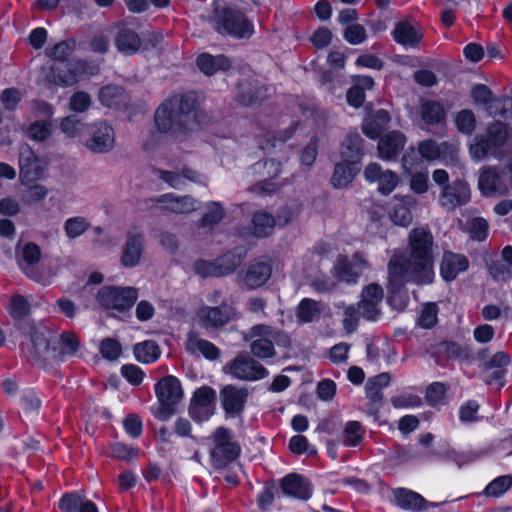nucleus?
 Returning <instances> with one entry per match:
<instances>
[{
  "label": "nucleus",
  "instance_id": "1",
  "mask_svg": "<svg viewBox=\"0 0 512 512\" xmlns=\"http://www.w3.org/2000/svg\"><path fill=\"white\" fill-rule=\"evenodd\" d=\"M409 252L401 249L393 250L388 261L389 293H398L409 282L418 285L430 284L433 281V236L423 227L414 228L408 237Z\"/></svg>",
  "mask_w": 512,
  "mask_h": 512
},
{
  "label": "nucleus",
  "instance_id": "2",
  "mask_svg": "<svg viewBox=\"0 0 512 512\" xmlns=\"http://www.w3.org/2000/svg\"><path fill=\"white\" fill-rule=\"evenodd\" d=\"M469 155L474 161L494 158L505 163L504 168L512 174V129L497 121L477 134L469 144Z\"/></svg>",
  "mask_w": 512,
  "mask_h": 512
},
{
  "label": "nucleus",
  "instance_id": "3",
  "mask_svg": "<svg viewBox=\"0 0 512 512\" xmlns=\"http://www.w3.org/2000/svg\"><path fill=\"white\" fill-rule=\"evenodd\" d=\"M154 119L160 132L192 129L196 120L195 101L192 97L175 96L157 108Z\"/></svg>",
  "mask_w": 512,
  "mask_h": 512
},
{
  "label": "nucleus",
  "instance_id": "4",
  "mask_svg": "<svg viewBox=\"0 0 512 512\" xmlns=\"http://www.w3.org/2000/svg\"><path fill=\"white\" fill-rule=\"evenodd\" d=\"M243 340L249 342L250 353L260 360L275 358V345L285 349L291 347V338L285 331L263 323L250 327L243 334Z\"/></svg>",
  "mask_w": 512,
  "mask_h": 512
},
{
  "label": "nucleus",
  "instance_id": "5",
  "mask_svg": "<svg viewBox=\"0 0 512 512\" xmlns=\"http://www.w3.org/2000/svg\"><path fill=\"white\" fill-rule=\"evenodd\" d=\"M432 179L441 188L438 202L445 210L454 211L470 202L471 190L466 181L456 179L449 183V174L444 169L433 171Z\"/></svg>",
  "mask_w": 512,
  "mask_h": 512
},
{
  "label": "nucleus",
  "instance_id": "6",
  "mask_svg": "<svg viewBox=\"0 0 512 512\" xmlns=\"http://www.w3.org/2000/svg\"><path fill=\"white\" fill-rule=\"evenodd\" d=\"M214 23L216 31L238 39L249 38L254 33L253 23L242 11L237 9H216Z\"/></svg>",
  "mask_w": 512,
  "mask_h": 512
},
{
  "label": "nucleus",
  "instance_id": "7",
  "mask_svg": "<svg viewBox=\"0 0 512 512\" xmlns=\"http://www.w3.org/2000/svg\"><path fill=\"white\" fill-rule=\"evenodd\" d=\"M137 298L138 290L134 287L104 286L97 293L100 306L114 315L129 312Z\"/></svg>",
  "mask_w": 512,
  "mask_h": 512
},
{
  "label": "nucleus",
  "instance_id": "8",
  "mask_svg": "<svg viewBox=\"0 0 512 512\" xmlns=\"http://www.w3.org/2000/svg\"><path fill=\"white\" fill-rule=\"evenodd\" d=\"M226 375L240 381H258L268 376V370L251 353L240 352L223 366Z\"/></svg>",
  "mask_w": 512,
  "mask_h": 512
},
{
  "label": "nucleus",
  "instance_id": "9",
  "mask_svg": "<svg viewBox=\"0 0 512 512\" xmlns=\"http://www.w3.org/2000/svg\"><path fill=\"white\" fill-rule=\"evenodd\" d=\"M155 394L159 402L156 417L166 421L175 413V406L183 398L181 383L174 376H165L156 383Z\"/></svg>",
  "mask_w": 512,
  "mask_h": 512
},
{
  "label": "nucleus",
  "instance_id": "10",
  "mask_svg": "<svg viewBox=\"0 0 512 512\" xmlns=\"http://www.w3.org/2000/svg\"><path fill=\"white\" fill-rule=\"evenodd\" d=\"M213 445L210 457L215 468H223L237 459L241 447L233 439L232 432L225 427H218L211 435Z\"/></svg>",
  "mask_w": 512,
  "mask_h": 512
},
{
  "label": "nucleus",
  "instance_id": "11",
  "mask_svg": "<svg viewBox=\"0 0 512 512\" xmlns=\"http://www.w3.org/2000/svg\"><path fill=\"white\" fill-rule=\"evenodd\" d=\"M478 189L485 197L503 196L512 190V174L507 175L497 166H487L479 171Z\"/></svg>",
  "mask_w": 512,
  "mask_h": 512
},
{
  "label": "nucleus",
  "instance_id": "12",
  "mask_svg": "<svg viewBox=\"0 0 512 512\" xmlns=\"http://www.w3.org/2000/svg\"><path fill=\"white\" fill-rule=\"evenodd\" d=\"M220 403L227 417L240 416L247 403L249 390L233 384L225 385L219 393Z\"/></svg>",
  "mask_w": 512,
  "mask_h": 512
},
{
  "label": "nucleus",
  "instance_id": "13",
  "mask_svg": "<svg viewBox=\"0 0 512 512\" xmlns=\"http://www.w3.org/2000/svg\"><path fill=\"white\" fill-rule=\"evenodd\" d=\"M114 129L104 121L97 122L90 127L89 138L85 147L93 153H107L114 148Z\"/></svg>",
  "mask_w": 512,
  "mask_h": 512
},
{
  "label": "nucleus",
  "instance_id": "14",
  "mask_svg": "<svg viewBox=\"0 0 512 512\" xmlns=\"http://www.w3.org/2000/svg\"><path fill=\"white\" fill-rule=\"evenodd\" d=\"M215 397V390L208 386L197 389L189 406L191 418L197 422L208 420L214 414Z\"/></svg>",
  "mask_w": 512,
  "mask_h": 512
},
{
  "label": "nucleus",
  "instance_id": "15",
  "mask_svg": "<svg viewBox=\"0 0 512 512\" xmlns=\"http://www.w3.org/2000/svg\"><path fill=\"white\" fill-rule=\"evenodd\" d=\"M368 268L369 264L365 256L356 252L351 260H348L345 256H340L334 266V273L341 281L355 283Z\"/></svg>",
  "mask_w": 512,
  "mask_h": 512
},
{
  "label": "nucleus",
  "instance_id": "16",
  "mask_svg": "<svg viewBox=\"0 0 512 512\" xmlns=\"http://www.w3.org/2000/svg\"><path fill=\"white\" fill-rule=\"evenodd\" d=\"M20 182L28 185L31 182L44 178V168L34 151L28 146L23 145L19 152Z\"/></svg>",
  "mask_w": 512,
  "mask_h": 512
},
{
  "label": "nucleus",
  "instance_id": "17",
  "mask_svg": "<svg viewBox=\"0 0 512 512\" xmlns=\"http://www.w3.org/2000/svg\"><path fill=\"white\" fill-rule=\"evenodd\" d=\"M88 65L83 61L67 62L62 68L51 65L49 82L60 86H72L87 72Z\"/></svg>",
  "mask_w": 512,
  "mask_h": 512
},
{
  "label": "nucleus",
  "instance_id": "18",
  "mask_svg": "<svg viewBox=\"0 0 512 512\" xmlns=\"http://www.w3.org/2000/svg\"><path fill=\"white\" fill-rule=\"evenodd\" d=\"M383 295L382 287L376 283H371L362 289L361 299L357 306L361 310L363 318L369 321L377 320L380 315Z\"/></svg>",
  "mask_w": 512,
  "mask_h": 512
},
{
  "label": "nucleus",
  "instance_id": "19",
  "mask_svg": "<svg viewBox=\"0 0 512 512\" xmlns=\"http://www.w3.org/2000/svg\"><path fill=\"white\" fill-rule=\"evenodd\" d=\"M364 177L370 183L378 184V191L390 194L399 184L398 175L391 170H384L378 163H370L364 170Z\"/></svg>",
  "mask_w": 512,
  "mask_h": 512
},
{
  "label": "nucleus",
  "instance_id": "20",
  "mask_svg": "<svg viewBox=\"0 0 512 512\" xmlns=\"http://www.w3.org/2000/svg\"><path fill=\"white\" fill-rule=\"evenodd\" d=\"M55 332L44 325L32 326L30 339L35 357L50 360L54 345Z\"/></svg>",
  "mask_w": 512,
  "mask_h": 512
},
{
  "label": "nucleus",
  "instance_id": "21",
  "mask_svg": "<svg viewBox=\"0 0 512 512\" xmlns=\"http://www.w3.org/2000/svg\"><path fill=\"white\" fill-rule=\"evenodd\" d=\"M144 251V234L133 228L128 230L123 247L121 263L124 267H135L139 264Z\"/></svg>",
  "mask_w": 512,
  "mask_h": 512
},
{
  "label": "nucleus",
  "instance_id": "22",
  "mask_svg": "<svg viewBox=\"0 0 512 512\" xmlns=\"http://www.w3.org/2000/svg\"><path fill=\"white\" fill-rule=\"evenodd\" d=\"M232 316V308L227 304L218 307L202 306L197 317L204 328H218L229 322Z\"/></svg>",
  "mask_w": 512,
  "mask_h": 512
},
{
  "label": "nucleus",
  "instance_id": "23",
  "mask_svg": "<svg viewBox=\"0 0 512 512\" xmlns=\"http://www.w3.org/2000/svg\"><path fill=\"white\" fill-rule=\"evenodd\" d=\"M406 145V137L400 131H391L380 137L377 145L378 155L384 161L395 159Z\"/></svg>",
  "mask_w": 512,
  "mask_h": 512
},
{
  "label": "nucleus",
  "instance_id": "24",
  "mask_svg": "<svg viewBox=\"0 0 512 512\" xmlns=\"http://www.w3.org/2000/svg\"><path fill=\"white\" fill-rule=\"evenodd\" d=\"M272 266L270 261L257 260L252 262L243 276V283L249 290L263 286L271 277Z\"/></svg>",
  "mask_w": 512,
  "mask_h": 512
},
{
  "label": "nucleus",
  "instance_id": "25",
  "mask_svg": "<svg viewBox=\"0 0 512 512\" xmlns=\"http://www.w3.org/2000/svg\"><path fill=\"white\" fill-rule=\"evenodd\" d=\"M256 171L264 170L263 175L267 176V179H263L258 184L253 186L251 190L258 194L272 193L278 189V184L271 182L270 180L277 177L281 172V164L275 159H269L262 163H256L254 165Z\"/></svg>",
  "mask_w": 512,
  "mask_h": 512
},
{
  "label": "nucleus",
  "instance_id": "26",
  "mask_svg": "<svg viewBox=\"0 0 512 512\" xmlns=\"http://www.w3.org/2000/svg\"><path fill=\"white\" fill-rule=\"evenodd\" d=\"M157 202L164 211L176 214H188L197 208V201L188 195L177 196L173 193H167L159 196Z\"/></svg>",
  "mask_w": 512,
  "mask_h": 512
},
{
  "label": "nucleus",
  "instance_id": "27",
  "mask_svg": "<svg viewBox=\"0 0 512 512\" xmlns=\"http://www.w3.org/2000/svg\"><path fill=\"white\" fill-rule=\"evenodd\" d=\"M79 346V339L74 332L65 331L61 334L55 333L50 360L74 356L77 353Z\"/></svg>",
  "mask_w": 512,
  "mask_h": 512
},
{
  "label": "nucleus",
  "instance_id": "28",
  "mask_svg": "<svg viewBox=\"0 0 512 512\" xmlns=\"http://www.w3.org/2000/svg\"><path fill=\"white\" fill-rule=\"evenodd\" d=\"M281 489L287 496L300 500H307L311 497L312 489L310 482L298 474H289L281 480Z\"/></svg>",
  "mask_w": 512,
  "mask_h": 512
},
{
  "label": "nucleus",
  "instance_id": "29",
  "mask_svg": "<svg viewBox=\"0 0 512 512\" xmlns=\"http://www.w3.org/2000/svg\"><path fill=\"white\" fill-rule=\"evenodd\" d=\"M468 266L469 261L464 255L445 252L441 262V275L445 280L451 281L455 279L459 273L467 270Z\"/></svg>",
  "mask_w": 512,
  "mask_h": 512
},
{
  "label": "nucleus",
  "instance_id": "30",
  "mask_svg": "<svg viewBox=\"0 0 512 512\" xmlns=\"http://www.w3.org/2000/svg\"><path fill=\"white\" fill-rule=\"evenodd\" d=\"M115 45L120 53L133 55L141 49L142 40L139 34L133 29L122 27L116 35Z\"/></svg>",
  "mask_w": 512,
  "mask_h": 512
},
{
  "label": "nucleus",
  "instance_id": "31",
  "mask_svg": "<svg viewBox=\"0 0 512 512\" xmlns=\"http://www.w3.org/2000/svg\"><path fill=\"white\" fill-rule=\"evenodd\" d=\"M415 199L412 196H403L393 205L389 217L396 225L406 227L412 222L410 208L414 206Z\"/></svg>",
  "mask_w": 512,
  "mask_h": 512
},
{
  "label": "nucleus",
  "instance_id": "32",
  "mask_svg": "<svg viewBox=\"0 0 512 512\" xmlns=\"http://www.w3.org/2000/svg\"><path fill=\"white\" fill-rule=\"evenodd\" d=\"M389 122V113L383 109L377 110L365 119L362 125L363 133L370 139H377Z\"/></svg>",
  "mask_w": 512,
  "mask_h": 512
},
{
  "label": "nucleus",
  "instance_id": "33",
  "mask_svg": "<svg viewBox=\"0 0 512 512\" xmlns=\"http://www.w3.org/2000/svg\"><path fill=\"white\" fill-rule=\"evenodd\" d=\"M362 138L357 132L349 133L341 146L343 161L356 164L360 161L362 152Z\"/></svg>",
  "mask_w": 512,
  "mask_h": 512
},
{
  "label": "nucleus",
  "instance_id": "34",
  "mask_svg": "<svg viewBox=\"0 0 512 512\" xmlns=\"http://www.w3.org/2000/svg\"><path fill=\"white\" fill-rule=\"evenodd\" d=\"M186 350L191 354H201L210 360H215L219 356V350L213 343L198 337L195 333L188 335Z\"/></svg>",
  "mask_w": 512,
  "mask_h": 512
},
{
  "label": "nucleus",
  "instance_id": "35",
  "mask_svg": "<svg viewBox=\"0 0 512 512\" xmlns=\"http://www.w3.org/2000/svg\"><path fill=\"white\" fill-rule=\"evenodd\" d=\"M40 249L34 243H27L21 250L18 258L20 268L24 273L35 280H38L37 275L33 269V266L38 263L40 259Z\"/></svg>",
  "mask_w": 512,
  "mask_h": 512
},
{
  "label": "nucleus",
  "instance_id": "36",
  "mask_svg": "<svg viewBox=\"0 0 512 512\" xmlns=\"http://www.w3.org/2000/svg\"><path fill=\"white\" fill-rule=\"evenodd\" d=\"M155 174L169 186L176 189L184 184V179L192 182H202V176L189 168L183 169L181 174L160 169L156 170Z\"/></svg>",
  "mask_w": 512,
  "mask_h": 512
},
{
  "label": "nucleus",
  "instance_id": "37",
  "mask_svg": "<svg viewBox=\"0 0 512 512\" xmlns=\"http://www.w3.org/2000/svg\"><path fill=\"white\" fill-rule=\"evenodd\" d=\"M473 100L478 104L486 106L487 111L490 115L496 116L498 110L503 109L502 101L498 98H493L490 89L483 85H476L471 91Z\"/></svg>",
  "mask_w": 512,
  "mask_h": 512
},
{
  "label": "nucleus",
  "instance_id": "38",
  "mask_svg": "<svg viewBox=\"0 0 512 512\" xmlns=\"http://www.w3.org/2000/svg\"><path fill=\"white\" fill-rule=\"evenodd\" d=\"M393 494L396 504L406 510L420 511L426 503L421 495L405 488H398Z\"/></svg>",
  "mask_w": 512,
  "mask_h": 512
},
{
  "label": "nucleus",
  "instance_id": "39",
  "mask_svg": "<svg viewBox=\"0 0 512 512\" xmlns=\"http://www.w3.org/2000/svg\"><path fill=\"white\" fill-rule=\"evenodd\" d=\"M197 66L204 74L213 75L218 71L229 69L230 61L224 55L213 56L204 53L197 58Z\"/></svg>",
  "mask_w": 512,
  "mask_h": 512
},
{
  "label": "nucleus",
  "instance_id": "40",
  "mask_svg": "<svg viewBox=\"0 0 512 512\" xmlns=\"http://www.w3.org/2000/svg\"><path fill=\"white\" fill-rule=\"evenodd\" d=\"M394 39L397 43L406 47H415L420 42L421 33L407 22H400L393 31Z\"/></svg>",
  "mask_w": 512,
  "mask_h": 512
},
{
  "label": "nucleus",
  "instance_id": "41",
  "mask_svg": "<svg viewBox=\"0 0 512 512\" xmlns=\"http://www.w3.org/2000/svg\"><path fill=\"white\" fill-rule=\"evenodd\" d=\"M253 223V233L257 237H264L269 235L274 226H276L275 217L266 212V211H258L253 215L252 219Z\"/></svg>",
  "mask_w": 512,
  "mask_h": 512
},
{
  "label": "nucleus",
  "instance_id": "42",
  "mask_svg": "<svg viewBox=\"0 0 512 512\" xmlns=\"http://www.w3.org/2000/svg\"><path fill=\"white\" fill-rule=\"evenodd\" d=\"M74 48L75 41L70 39L59 42L52 48L47 49L46 53L50 58L55 60L52 65H59V67L62 68L67 63L69 56L72 55Z\"/></svg>",
  "mask_w": 512,
  "mask_h": 512
},
{
  "label": "nucleus",
  "instance_id": "43",
  "mask_svg": "<svg viewBox=\"0 0 512 512\" xmlns=\"http://www.w3.org/2000/svg\"><path fill=\"white\" fill-rule=\"evenodd\" d=\"M160 348L155 341L147 340L134 346V355L142 363H152L160 357Z\"/></svg>",
  "mask_w": 512,
  "mask_h": 512
},
{
  "label": "nucleus",
  "instance_id": "44",
  "mask_svg": "<svg viewBox=\"0 0 512 512\" xmlns=\"http://www.w3.org/2000/svg\"><path fill=\"white\" fill-rule=\"evenodd\" d=\"M321 313L320 303L312 299H303L296 311V317L300 323H309L319 318Z\"/></svg>",
  "mask_w": 512,
  "mask_h": 512
},
{
  "label": "nucleus",
  "instance_id": "45",
  "mask_svg": "<svg viewBox=\"0 0 512 512\" xmlns=\"http://www.w3.org/2000/svg\"><path fill=\"white\" fill-rule=\"evenodd\" d=\"M355 164L341 162L336 164L334 174L332 176V184L334 187L342 188L347 186L356 174Z\"/></svg>",
  "mask_w": 512,
  "mask_h": 512
},
{
  "label": "nucleus",
  "instance_id": "46",
  "mask_svg": "<svg viewBox=\"0 0 512 512\" xmlns=\"http://www.w3.org/2000/svg\"><path fill=\"white\" fill-rule=\"evenodd\" d=\"M421 117L428 124H438L445 118V110L437 101H427L421 106Z\"/></svg>",
  "mask_w": 512,
  "mask_h": 512
},
{
  "label": "nucleus",
  "instance_id": "47",
  "mask_svg": "<svg viewBox=\"0 0 512 512\" xmlns=\"http://www.w3.org/2000/svg\"><path fill=\"white\" fill-rule=\"evenodd\" d=\"M512 486V476L503 475L492 480L484 489L486 497L499 498L504 495Z\"/></svg>",
  "mask_w": 512,
  "mask_h": 512
},
{
  "label": "nucleus",
  "instance_id": "48",
  "mask_svg": "<svg viewBox=\"0 0 512 512\" xmlns=\"http://www.w3.org/2000/svg\"><path fill=\"white\" fill-rule=\"evenodd\" d=\"M364 437V430L360 422L349 421L346 423L343 434L342 442L346 446H357L359 445Z\"/></svg>",
  "mask_w": 512,
  "mask_h": 512
},
{
  "label": "nucleus",
  "instance_id": "49",
  "mask_svg": "<svg viewBox=\"0 0 512 512\" xmlns=\"http://www.w3.org/2000/svg\"><path fill=\"white\" fill-rule=\"evenodd\" d=\"M89 227L88 220L81 216L70 217L64 222V231L69 239L80 237Z\"/></svg>",
  "mask_w": 512,
  "mask_h": 512
},
{
  "label": "nucleus",
  "instance_id": "50",
  "mask_svg": "<svg viewBox=\"0 0 512 512\" xmlns=\"http://www.w3.org/2000/svg\"><path fill=\"white\" fill-rule=\"evenodd\" d=\"M448 146L447 142L438 144L433 140H425L419 143L418 151L424 159L433 161L438 159Z\"/></svg>",
  "mask_w": 512,
  "mask_h": 512
},
{
  "label": "nucleus",
  "instance_id": "51",
  "mask_svg": "<svg viewBox=\"0 0 512 512\" xmlns=\"http://www.w3.org/2000/svg\"><path fill=\"white\" fill-rule=\"evenodd\" d=\"M457 130L463 134L471 135L476 129V118L471 110L459 111L455 117Z\"/></svg>",
  "mask_w": 512,
  "mask_h": 512
},
{
  "label": "nucleus",
  "instance_id": "52",
  "mask_svg": "<svg viewBox=\"0 0 512 512\" xmlns=\"http://www.w3.org/2000/svg\"><path fill=\"white\" fill-rule=\"evenodd\" d=\"M60 129L67 137L77 138L85 130V124L75 115H69L61 120Z\"/></svg>",
  "mask_w": 512,
  "mask_h": 512
},
{
  "label": "nucleus",
  "instance_id": "53",
  "mask_svg": "<svg viewBox=\"0 0 512 512\" xmlns=\"http://www.w3.org/2000/svg\"><path fill=\"white\" fill-rule=\"evenodd\" d=\"M48 195V189L42 184H33L24 191L21 200L27 205L43 201Z\"/></svg>",
  "mask_w": 512,
  "mask_h": 512
},
{
  "label": "nucleus",
  "instance_id": "54",
  "mask_svg": "<svg viewBox=\"0 0 512 512\" xmlns=\"http://www.w3.org/2000/svg\"><path fill=\"white\" fill-rule=\"evenodd\" d=\"M360 316H362L361 310L358 306L349 305L344 309V317H343V328L347 333H353L356 331Z\"/></svg>",
  "mask_w": 512,
  "mask_h": 512
},
{
  "label": "nucleus",
  "instance_id": "55",
  "mask_svg": "<svg viewBox=\"0 0 512 512\" xmlns=\"http://www.w3.org/2000/svg\"><path fill=\"white\" fill-rule=\"evenodd\" d=\"M438 307L435 303H427L423 306L420 316L418 318V324L422 328H431L437 323Z\"/></svg>",
  "mask_w": 512,
  "mask_h": 512
},
{
  "label": "nucleus",
  "instance_id": "56",
  "mask_svg": "<svg viewBox=\"0 0 512 512\" xmlns=\"http://www.w3.org/2000/svg\"><path fill=\"white\" fill-rule=\"evenodd\" d=\"M51 134V124L47 121H36L30 125L28 136L34 141H44Z\"/></svg>",
  "mask_w": 512,
  "mask_h": 512
},
{
  "label": "nucleus",
  "instance_id": "57",
  "mask_svg": "<svg viewBox=\"0 0 512 512\" xmlns=\"http://www.w3.org/2000/svg\"><path fill=\"white\" fill-rule=\"evenodd\" d=\"M91 106V97L88 93L78 91L74 93L69 100V107L77 113H84Z\"/></svg>",
  "mask_w": 512,
  "mask_h": 512
},
{
  "label": "nucleus",
  "instance_id": "58",
  "mask_svg": "<svg viewBox=\"0 0 512 512\" xmlns=\"http://www.w3.org/2000/svg\"><path fill=\"white\" fill-rule=\"evenodd\" d=\"M344 38L352 45L361 44L367 38L366 30L362 25L351 24L345 29Z\"/></svg>",
  "mask_w": 512,
  "mask_h": 512
},
{
  "label": "nucleus",
  "instance_id": "59",
  "mask_svg": "<svg viewBox=\"0 0 512 512\" xmlns=\"http://www.w3.org/2000/svg\"><path fill=\"white\" fill-rule=\"evenodd\" d=\"M22 92L16 88H8L2 91L0 100L6 110H14L22 100Z\"/></svg>",
  "mask_w": 512,
  "mask_h": 512
},
{
  "label": "nucleus",
  "instance_id": "60",
  "mask_svg": "<svg viewBox=\"0 0 512 512\" xmlns=\"http://www.w3.org/2000/svg\"><path fill=\"white\" fill-rule=\"evenodd\" d=\"M391 403L397 409L417 407L421 404V398L411 393H401L393 396Z\"/></svg>",
  "mask_w": 512,
  "mask_h": 512
},
{
  "label": "nucleus",
  "instance_id": "61",
  "mask_svg": "<svg viewBox=\"0 0 512 512\" xmlns=\"http://www.w3.org/2000/svg\"><path fill=\"white\" fill-rule=\"evenodd\" d=\"M194 270L202 277H221L223 272L219 271L217 261H197L194 265Z\"/></svg>",
  "mask_w": 512,
  "mask_h": 512
},
{
  "label": "nucleus",
  "instance_id": "62",
  "mask_svg": "<svg viewBox=\"0 0 512 512\" xmlns=\"http://www.w3.org/2000/svg\"><path fill=\"white\" fill-rule=\"evenodd\" d=\"M100 352L104 358L116 360L120 356L121 345L114 339L106 338L101 342Z\"/></svg>",
  "mask_w": 512,
  "mask_h": 512
},
{
  "label": "nucleus",
  "instance_id": "63",
  "mask_svg": "<svg viewBox=\"0 0 512 512\" xmlns=\"http://www.w3.org/2000/svg\"><path fill=\"white\" fill-rule=\"evenodd\" d=\"M479 410V405L476 401L470 400L463 404L459 409V418L463 423H472L475 422L477 417V412Z\"/></svg>",
  "mask_w": 512,
  "mask_h": 512
},
{
  "label": "nucleus",
  "instance_id": "64",
  "mask_svg": "<svg viewBox=\"0 0 512 512\" xmlns=\"http://www.w3.org/2000/svg\"><path fill=\"white\" fill-rule=\"evenodd\" d=\"M83 497L78 494H65L59 502V508L65 512H74L79 509Z\"/></svg>",
  "mask_w": 512,
  "mask_h": 512
}]
</instances>
